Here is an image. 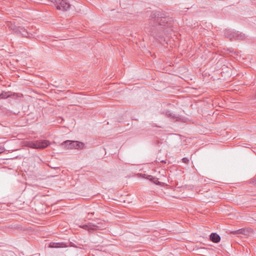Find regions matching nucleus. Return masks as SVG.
<instances>
[{"label":"nucleus","mask_w":256,"mask_h":256,"mask_svg":"<svg viewBox=\"0 0 256 256\" xmlns=\"http://www.w3.org/2000/svg\"><path fill=\"white\" fill-rule=\"evenodd\" d=\"M48 3H44L46 4H54L58 10L62 11L68 10L72 5L68 0H47Z\"/></svg>","instance_id":"nucleus-2"},{"label":"nucleus","mask_w":256,"mask_h":256,"mask_svg":"<svg viewBox=\"0 0 256 256\" xmlns=\"http://www.w3.org/2000/svg\"><path fill=\"white\" fill-rule=\"evenodd\" d=\"M142 176V178L148 179L150 181L152 176L151 175L146 174H140Z\"/></svg>","instance_id":"nucleus-13"},{"label":"nucleus","mask_w":256,"mask_h":256,"mask_svg":"<svg viewBox=\"0 0 256 256\" xmlns=\"http://www.w3.org/2000/svg\"><path fill=\"white\" fill-rule=\"evenodd\" d=\"M150 17L154 18V24L150 26V30H148L150 34L160 42L165 41V36L173 30V20L172 18L162 16L159 12H152Z\"/></svg>","instance_id":"nucleus-1"},{"label":"nucleus","mask_w":256,"mask_h":256,"mask_svg":"<svg viewBox=\"0 0 256 256\" xmlns=\"http://www.w3.org/2000/svg\"><path fill=\"white\" fill-rule=\"evenodd\" d=\"M251 180L252 184H256V178H253Z\"/></svg>","instance_id":"nucleus-16"},{"label":"nucleus","mask_w":256,"mask_h":256,"mask_svg":"<svg viewBox=\"0 0 256 256\" xmlns=\"http://www.w3.org/2000/svg\"><path fill=\"white\" fill-rule=\"evenodd\" d=\"M3 152V148H0V154Z\"/></svg>","instance_id":"nucleus-17"},{"label":"nucleus","mask_w":256,"mask_h":256,"mask_svg":"<svg viewBox=\"0 0 256 256\" xmlns=\"http://www.w3.org/2000/svg\"><path fill=\"white\" fill-rule=\"evenodd\" d=\"M88 214H91V215H94V212H91V213H88Z\"/></svg>","instance_id":"nucleus-18"},{"label":"nucleus","mask_w":256,"mask_h":256,"mask_svg":"<svg viewBox=\"0 0 256 256\" xmlns=\"http://www.w3.org/2000/svg\"><path fill=\"white\" fill-rule=\"evenodd\" d=\"M231 233L234 234H243L244 235H246L248 233V230L246 228H240L238 230L232 232Z\"/></svg>","instance_id":"nucleus-9"},{"label":"nucleus","mask_w":256,"mask_h":256,"mask_svg":"<svg viewBox=\"0 0 256 256\" xmlns=\"http://www.w3.org/2000/svg\"><path fill=\"white\" fill-rule=\"evenodd\" d=\"M10 96V92H2L0 94V99L6 98Z\"/></svg>","instance_id":"nucleus-11"},{"label":"nucleus","mask_w":256,"mask_h":256,"mask_svg":"<svg viewBox=\"0 0 256 256\" xmlns=\"http://www.w3.org/2000/svg\"><path fill=\"white\" fill-rule=\"evenodd\" d=\"M224 36L230 40H232V39L244 40L246 38L244 34L242 32L240 33L239 32L232 31L228 29H226L224 30Z\"/></svg>","instance_id":"nucleus-3"},{"label":"nucleus","mask_w":256,"mask_h":256,"mask_svg":"<svg viewBox=\"0 0 256 256\" xmlns=\"http://www.w3.org/2000/svg\"><path fill=\"white\" fill-rule=\"evenodd\" d=\"M80 228L87 230L90 233L93 232L95 230H96L97 226L90 223L88 224H84L82 226H80Z\"/></svg>","instance_id":"nucleus-7"},{"label":"nucleus","mask_w":256,"mask_h":256,"mask_svg":"<svg viewBox=\"0 0 256 256\" xmlns=\"http://www.w3.org/2000/svg\"><path fill=\"white\" fill-rule=\"evenodd\" d=\"M166 114H167L168 116H170V117H173V118H176L174 115V116H173V115L172 114H171V113L170 112H166Z\"/></svg>","instance_id":"nucleus-15"},{"label":"nucleus","mask_w":256,"mask_h":256,"mask_svg":"<svg viewBox=\"0 0 256 256\" xmlns=\"http://www.w3.org/2000/svg\"><path fill=\"white\" fill-rule=\"evenodd\" d=\"M50 144L48 140H40L28 142L27 146L29 148L35 149H44Z\"/></svg>","instance_id":"nucleus-4"},{"label":"nucleus","mask_w":256,"mask_h":256,"mask_svg":"<svg viewBox=\"0 0 256 256\" xmlns=\"http://www.w3.org/2000/svg\"><path fill=\"white\" fill-rule=\"evenodd\" d=\"M16 32L20 34L24 37L30 38L32 36V34L28 32L22 26H16L11 27Z\"/></svg>","instance_id":"nucleus-6"},{"label":"nucleus","mask_w":256,"mask_h":256,"mask_svg":"<svg viewBox=\"0 0 256 256\" xmlns=\"http://www.w3.org/2000/svg\"><path fill=\"white\" fill-rule=\"evenodd\" d=\"M63 244H64L62 243L51 242L50 244V248H60V247H62Z\"/></svg>","instance_id":"nucleus-10"},{"label":"nucleus","mask_w":256,"mask_h":256,"mask_svg":"<svg viewBox=\"0 0 256 256\" xmlns=\"http://www.w3.org/2000/svg\"><path fill=\"white\" fill-rule=\"evenodd\" d=\"M251 231H252V230H251V229H250V232H251Z\"/></svg>","instance_id":"nucleus-19"},{"label":"nucleus","mask_w":256,"mask_h":256,"mask_svg":"<svg viewBox=\"0 0 256 256\" xmlns=\"http://www.w3.org/2000/svg\"><path fill=\"white\" fill-rule=\"evenodd\" d=\"M182 162L185 163V164H188L190 162V160L188 158H184L182 159Z\"/></svg>","instance_id":"nucleus-14"},{"label":"nucleus","mask_w":256,"mask_h":256,"mask_svg":"<svg viewBox=\"0 0 256 256\" xmlns=\"http://www.w3.org/2000/svg\"><path fill=\"white\" fill-rule=\"evenodd\" d=\"M150 181L153 182L154 184H156L157 185H158V186H161L162 185V182H159L158 180V178H156L155 176H152Z\"/></svg>","instance_id":"nucleus-12"},{"label":"nucleus","mask_w":256,"mask_h":256,"mask_svg":"<svg viewBox=\"0 0 256 256\" xmlns=\"http://www.w3.org/2000/svg\"><path fill=\"white\" fill-rule=\"evenodd\" d=\"M62 146L66 149L82 150L84 148V144L78 141L66 140L62 144Z\"/></svg>","instance_id":"nucleus-5"},{"label":"nucleus","mask_w":256,"mask_h":256,"mask_svg":"<svg viewBox=\"0 0 256 256\" xmlns=\"http://www.w3.org/2000/svg\"><path fill=\"white\" fill-rule=\"evenodd\" d=\"M210 240L213 242L218 243L220 242V237L216 233L212 232L210 236Z\"/></svg>","instance_id":"nucleus-8"}]
</instances>
